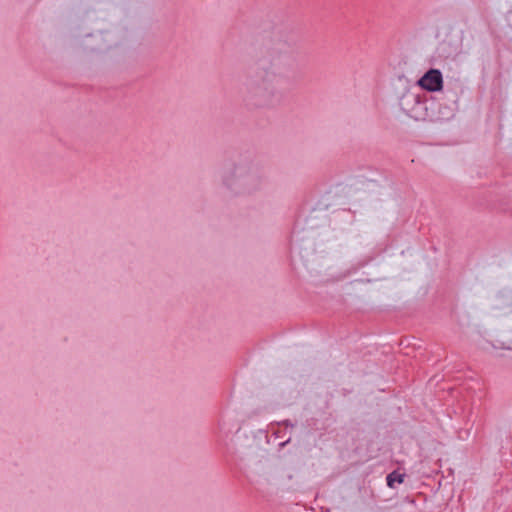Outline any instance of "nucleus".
<instances>
[{
    "label": "nucleus",
    "instance_id": "f257e3e1",
    "mask_svg": "<svg viewBox=\"0 0 512 512\" xmlns=\"http://www.w3.org/2000/svg\"><path fill=\"white\" fill-rule=\"evenodd\" d=\"M417 84L428 92H439L443 88L442 73L438 69H430L417 81Z\"/></svg>",
    "mask_w": 512,
    "mask_h": 512
},
{
    "label": "nucleus",
    "instance_id": "f03ea898",
    "mask_svg": "<svg viewBox=\"0 0 512 512\" xmlns=\"http://www.w3.org/2000/svg\"><path fill=\"white\" fill-rule=\"evenodd\" d=\"M492 348L495 351L499 350H512V337H505L502 340H497L492 344Z\"/></svg>",
    "mask_w": 512,
    "mask_h": 512
},
{
    "label": "nucleus",
    "instance_id": "7ed1b4c3",
    "mask_svg": "<svg viewBox=\"0 0 512 512\" xmlns=\"http://www.w3.org/2000/svg\"><path fill=\"white\" fill-rule=\"evenodd\" d=\"M404 480V475L398 472H392L387 476V485L391 488L395 486V484H400Z\"/></svg>",
    "mask_w": 512,
    "mask_h": 512
}]
</instances>
